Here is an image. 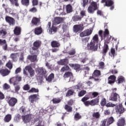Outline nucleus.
Segmentation results:
<instances>
[{"mask_svg": "<svg viewBox=\"0 0 126 126\" xmlns=\"http://www.w3.org/2000/svg\"><path fill=\"white\" fill-rule=\"evenodd\" d=\"M22 119L24 124H28V123L31 122V120L32 119V114H29L26 115H23L22 116Z\"/></svg>", "mask_w": 126, "mask_h": 126, "instance_id": "obj_7", "label": "nucleus"}, {"mask_svg": "<svg viewBox=\"0 0 126 126\" xmlns=\"http://www.w3.org/2000/svg\"><path fill=\"white\" fill-rule=\"evenodd\" d=\"M87 50L91 51V52H96L98 51V44L91 41L87 45Z\"/></svg>", "mask_w": 126, "mask_h": 126, "instance_id": "obj_4", "label": "nucleus"}, {"mask_svg": "<svg viewBox=\"0 0 126 126\" xmlns=\"http://www.w3.org/2000/svg\"><path fill=\"white\" fill-rule=\"evenodd\" d=\"M110 32H109V30L108 29H105L103 32V36L104 38H105L108 36H110Z\"/></svg>", "mask_w": 126, "mask_h": 126, "instance_id": "obj_49", "label": "nucleus"}, {"mask_svg": "<svg viewBox=\"0 0 126 126\" xmlns=\"http://www.w3.org/2000/svg\"><path fill=\"white\" fill-rule=\"evenodd\" d=\"M69 66H71V67H74V69H75L76 71L81 70V66H80V64L70 63L69 64Z\"/></svg>", "mask_w": 126, "mask_h": 126, "instance_id": "obj_21", "label": "nucleus"}, {"mask_svg": "<svg viewBox=\"0 0 126 126\" xmlns=\"http://www.w3.org/2000/svg\"><path fill=\"white\" fill-rule=\"evenodd\" d=\"M41 19L40 18L33 17L31 23L33 26H39Z\"/></svg>", "mask_w": 126, "mask_h": 126, "instance_id": "obj_10", "label": "nucleus"}, {"mask_svg": "<svg viewBox=\"0 0 126 126\" xmlns=\"http://www.w3.org/2000/svg\"><path fill=\"white\" fill-rule=\"evenodd\" d=\"M23 89L25 91H28V90H30V85L28 84L25 85L23 87Z\"/></svg>", "mask_w": 126, "mask_h": 126, "instance_id": "obj_54", "label": "nucleus"}, {"mask_svg": "<svg viewBox=\"0 0 126 126\" xmlns=\"http://www.w3.org/2000/svg\"><path fill=\"white\" fill-rule=\"evenodd\" d=\"M91 42L98 45V43H99V37L98 36V34H95Z\"/></svg>", "mask_w": 126, "mask_h": 126, "instance_id": "obj_28", "label": "nucleus"}, {"mask_svg": "<svg viewBox=\"0 0 126 126\" xmlns=\"http://www.w3.org/2000/svg\"><path fill=\"white\" fill-rule=\"evenodd\" d=\"M39 97H40L39 94H32L29 96V100L31 104H34V102L40 99Z\"/></svg>", "mask_w": 126, "mask_h": 126, "instance_id": "obj_6", "label": "nucleus"}, {"mask_svg": "<svg viewBox=\"0 0 126 126\" xmlns=\"http://www.w3.org/2000/svg\"><path fill=\"white\" fill-rule=\"evenodd\" d=\"M63 18L56 17L54 19V21L56 24H60L63 22Z\"/></svg>", "mask_w": 126, "mask_h": 126, "instance_id": "obj_43", "label": "nucleus"}, {"mask_svg": "<svg viewBox=\"0 0 126 126\" xmlns=\"http://www.w3.org/2000/svg\"><path fill=\"white\" fill-rule=\"evenodd\" d=\"M117 77L115 75H111L108 77V84L113 85L116 82Z\"/></svg>", "mask_w": 126, "mask_h": 126, "instance_id": "obj_12", "label": "nucleus"}, {"mask_svg": "<svg viewBox=\"0 0 126 126\" xmlns=\"http://www.w3.org/2000/svg\"><path fill=\"white\" fill-rule=\"evenodd\" d=\"M51 45L52 48H59V47H61V44L57 40L52 41Z\"/></svg>", "mask_w": 126, "mask_h": 126, "instance_id": "obj_24", "label": "nucleus"}, {"mask_svg": "<svg viewBox=\"0 0 126 126\" xmlns=\"http://www.w3.org/2000/svg\"><path fill=\"white\" fill-rule=\"evenodd\" d=\"M64 109L66 110V112H68V113H71L72 112V107L66 104L64 106Z\"/></svg>", "mask_w": 126, "mask_h": 126, "instance_id": "obj_40", "label": "nucleus"}, {"mask_svg": "<svg viewBox=\"0 0 126 126\" xmlns=\"http://www.w3.org/2000/svg\"><path fill=\"white\" fill-rule=\"evenodd\" d=\"M5 20L6 22L8 23L10 26H14L15 25V20H14V18L10 16H6L5 17Z\"/></svg>", "mask_w": 126, "mask_h": 126, "instance_id": "obj_8", "label": "nucleus"}, {"mask_svg": "<svg viewBox=\"0 0 126 126\" xmlns=\"http://www.w3.org/2000/svg\"><path fill=\"white\" fill-rule=\"evenodd\" d=\"M91 106H95L99 104V97L94 98L90 101Z\"/></svg>", "mask_w": 126, "mask_h": 126, "instance_id": "obj_31", "label": "nucleus"}, {"mask_svg": "<svg viewBox=\"0 0 126 126\" xmlns=\"http://www.w3.org/2000/svg\"><path fill=\"white\" fill-rule=\"evenodd\" d=\"M22 80V77L19 75H16L15 77H12L9 80L10 84H13L14 86L17 85L19 82Z\"/></svg>", "mask_w": 126, "mask_h": 126, "instance_id": "obj_2", "label": "nucleus"}, {"mask_svg": "<svg viewBox=\"0 0 126 126\" xmlns=\"http://www.w3.org/2000/svg\"><path fill=\"white\" fill-rule=\"evenodd\" d=\"M126 81L125 79V77L123 76L118 77L117 80V83L118 84H121V83H123Z\"/></svg>", "mask_w": 126, "mask_h": 126, "instance_id": "obj_36", "label": "nucleus"}, {"mask_svg": "<svg viewBox=\"0 0 126 126\" xmlns=\"http://www.w3.org/2000/svg\"><path fill=\"white\" fill-rule=\"evenodd\" d=\"M38 74L40 75H45L47 73V71L46 69L43 68V67H40L38 68Z\"/></svg>", "mask_w": 126, "mask_h": 126, "instance_id": "obj_30", "label": "nucleus"}, {"mask_svg": "<svg viewBox=\"0 0 126 126\" xmlns=\"http://www.w3.org/2000/svg\"><path fill=\"white\" fill-rule=\"evenodd\" d=\"M83 29H84V27H83V25L81 24L75 25L73 27L74 33H80L83 31Z\"/></svg>", "mask_w": 126, "mask_h": 126, "instance_id": "obj_5", "label": "nucleus"}, {"mask_svg": "<svg viewBox=\"0 0 126 126\" xmlns=\"http://www.w3.org/2000/svg\"><path fill=\"white\" fill-rule=\"evenodd\" d=\"M61 70L62 72H64L65 70H69V66H68V65H65L61 68Z\"/></svg>", "mask_w": 126, "mask_h": 126, "instance_id": "obj_57", "label": "nucleus"}, {"mask_svg": "<svg viewBox=\"0 0 126 126\" xmlns=\"http://www.w3.org/2000/svg\"><path fill=\"white\" fill-rule=\"evenodd\" d=\"M73 94H74V90H69L66 94V97H69L72 96V95H73Z\"/></svg>", "mask_w": 126, "mask_h": 126, "instance_id": "obj_44", "label": "nucleus"}, {"mask_svg": "<svg viewBox=\"0 0 126 126\" xmlns=\"http://www.w3.org/2000/svg\"><path fill=\"white\" fill-rule=\"evenodd\" d=\"M117 126H125L126 123V118L125 117H122L119 119L116 123Z\"/></svg>", "mask_w": 126, "mask_h": 126, "instance_id": "obj_14", "label": "nucleus"}, {"mask_svg": "<svg viewBox=\"0 0 126 126\" xmlns=\"http://www.w3.org/2000/svg\"><path fill=\"white\" fill-rule=\"evenodd\" d=\"M92 34V30L87 29L80 33V37L82 38L86 36H90Z\"/></svg>", "mask_w": 126, "mask_h": 126, "instance_id": "obj_11", "label": "nucleus"}, {"mask_svg": "<svg viewBox=\"0 0 126 126\" xmlns=\"http://www.w3.org/2000/svg\"><path fill=\"white\" fill-rule=\"evenodd\" d=\"M66 11L67 13L72 12V6L70 4L66 5Z\"/></svg>", "mask_w": 126, "mask_h": 126, "instance_id": "obj_35", "label": "nucleus"}, {"mask_svg": "<svg viewBox=\"0 0 126 126\" xmlns=\"http://www.w3.org/2000/svg\"><path fill=\"white\" fill-rule=\"evenodd\" d=\"M116 113H118V114H123V113H125V111H126L125 107L123 106V104L121 103L116 106Z\"/></svg>", "mask_w": 126, "mask_h": 126, "instance_id": "obj_9", "label": "nucleus"}, {"mask_svg": "<svg viewBox=\"0 0 126 126\" xmlns=\"http://www.w3.org/2000/svg\"><path fill=\"white\" fill-rule=\"evenodd\" d=\"M17 54L12 53L10 55V58L13 61V62H17V56H16Z\"/></svg>", "mask_w": 126, "mask_h": 126, "instance_id": "obj_46", "label": "nucleus"}, {"mask_svg": "<svg viewBox=\"0 0 126 126\" xmlns=\"http://www.w3.org/2000/svg\"><path fill=\"white\" fill-rule=\"evenodd\" d=\"M7 34V32L5 29H2L0 30V35L2 36V38H4V36Z\"/></svg>", "mask_w": 126, "mask_h": 126, "instance_id": "obj_39", "label": "nucleus"}, {"mask_svg": "<svg viewBox=\"0 0 126 126\" xmlns=\"http://www.w3.org/2000/svg\"><path fill=\"white\" fill-rule=\"evenodd\" d=\"M28 111L30 112V110H26V107L24 106H22L20 108V113L22 114V115H25V114H27L28 113Z\"/></svg>", "mask_w": 126, "mask_h": 126, "instance_id": "obj_33", "label": "nucleus"}, {"mask_svg": "<svg viewBox=\"0 0 126 126\" xmlns=\"http://www.w3.org/2000/svg\"><path fill=\"white\" fill-rule=\"evenodd\" d=\"M105 121L107 123V126H110L112 124H114L115 122V119H114V117L111 116L107 119H105Z\"/></svg>", "mask_w": 126, "mask_h": 126, "instance_id": "obj_22", "label": "nucleus"}, {"mask_svg": "<svg viewBox=\"0 0 126 126\" xmlns=\"http://www.w3.org/2000/svg\"><path fill=\"white\" fill-rule=\"evenodd\" d=\"M108 51H109V45H108V44L106 43H104V45L102 49L103 55H104V56H106V54L108 52Z\"/></svg>", "mask_w": 126, "mask_h": 126, "instance_id": "obj_32", "label": "nucleus"}, {"mask_svg": "<svg viewBox=\"0 0 126 126\" xmlns=\"http://www.w3.org/2000/svg\"><path fill=\"white\" fill-rule=\"evenodd\" d=\"M73 88L75 90H81V88H82V84L79 83L77 85L74 86Z\"/></svg>", "mask_w": 126, "mask_h": 126, "instance_id": "obj_48", "label": "nucleus"}, {"mask_svg": "<svg viewBox=\"0 0 126 126\" xmlns=\"http://www.w3.org/2000/svg\"><path fill=\"white\" fill-rule=\"evenodd\" d=\"M114 4V1L113 0H107L106 2V3L104 4V6L110 7L111 10H113L115 7L113 5Z\"/></svg>", "mask_w": 126, "mask_h": 126, "instance_id": "obj_17", "label": "nucleus"}, {"mask_svg": "<svg viewBox=\"0 0 126 126\" xmlns=\"http://www.w3.org/2000/svg\"><path fill=\"white\" fill-rule=\"evenodd\" d=\"M55 78V74L52 73L47 77H46V80L48 82H52Z\"/></svg>", "mask_w": 126, "mask_h": 126, "instance_id": "obj_29", "label": "nucleus"}, {"mask_svg": "<svg viewBox=\"0 0 126 126\" xmlns=\"http://www.w3.org/2000/svg\"><path fill=\"white\" fill-rule=\"evenodd\" d=\"M80 14L81 15L80 17L83 18L84 16H86V11H85V10H82L81 11Z\"/></svg>", "mask_w": 126, "mask_h": 126, "instance_id": "obj_62", "label": "nucleus"}, {"mask_svg": "<svg viewBox=\"0 0 126 126\" xmlns=\"http://www.w3.org/2000/svg\"><path fill=\"white\" fill-rule=\"evenodd\" d=\"M113 40H114V37L111 35H108L105 39V44H110L111 41H113Z\"/></svg>", "mask_w": 126, "mask_h": 126, "instance_id": "obj_34", "label": "nucleus"}, {"mask_svg": "<svg viewBox=\"0 0 126 126\" xmlns=\"http://www.w3.org/2000/svg\"><path fill=\"white\" fill-rule=\"evenodd\" d=\"M7 99V103L10 107H14L18 102V100L15 97L8 96Z\"/></svg>", "mask_w": 126, "mask_h": 126, "instance_id": "obj_3", "label": "nucleus"}, {"mask_svg": "<svg viewBox=\"0 0 126 126\" xmlns=\"http://www.w3.org/2000/svg\"><path fill=\"white\" fill-rule=\"evenodd\" d=\"M53 104H59V103H60V102L62 101L61 99L60 98H53L52 100Z\"/></svg>", "mask_w": 126, "mask_h": 126, "instance_id": "obj_55", "label": "nucleus"}, {"mask_svg": "<svg viewBox=\"0 0 126 126\" xmlns=\"http://www.w3.org/2000/svg\"><path fill=\"white\" fill-rule=\"evenodd\" d=\"M106 104H107V100L106 98H103L100 102V105L102 107H104L106 106Z\"/></svg>", "mask_w": 126, "mask_h": 126, "instance_id": "obj_53", "label": "nucleus"}, {"mask_svg": "<svg viewBox=\"0 0 126 126\" xmlns=\"http://www.w3.org/2000/svg\"><path fill=\"white\" fill-rule=\"evenodd\" d=\"M68 54L70 56H73L76 54V51H75V49H72L68 52Z\"/></svg>", "mask_w": 126, "mask_h": 126, "instance_id": "obj_59", "label": "nucleus"}, {"mask_svg": "<svg viewBox=\"0 0 126 126\" xmlns=\"http://www.w3.org/2000/svg\"><path fill=\"white\" fill-rule=\"evenodd\" d=\"M54 107L53 105L48 106L47 107V112H48V113H51V112H53V111H54Z\"/></svg>", "mask_w": 126, "mask_h": 126, "instance_id": "obj_58", "label": "nucleus"}, {"mask_svg": "<svg viewBox=\"0 0 126 126\" xmlns=\"http://www.w3.org/2000/svg\"><path fill=\"white\" fill-rule=\"evenodd\" d=\"M14 120L15 122H16L17 123L19 122L20 121V115L17 114L14 117Z\"/></svg>", "mask_w": 126, "mask_h": 126, "instance_id": "obj_60", "label": "nucleus"}, {"mask_svg": "<svg viewBox=\"0 0 126 126\" xmlns=\"http://www.w3.org/2000/svg\"><path fill=\"white\" fill-rule=\"evenodd\" d=\"M100 126H109L107 125V121H106L105 119H104L103 120L101 121V124L100 125Z\"/></svg>", "mask_w": 126, "mask_h": 126, "instance_id": "obj_63", "label": "nucleus"}, {"mask_svg": "<svg viewBox=\"0 0 126 126\" xmlns=\"http://www.w3.org/2000/svg\"><path fill=\"white\" fill-rule=\"evenodd\" d=\"M70 76H72V73L71 72H65L63 75L64 78H68Z\"/></svg>", "mask_w": 126, "mask_h": 126, "instance_id": "obj_50", "label": "nucleus"}, {"mask_svg": "<svg viewBox=\"0 0 126 126\" xmlns=\"http://www.w3.org/2000/svg\"><path fill=\"white\" fill-rule=\"evenodd\" d=\"M28 60L32 62V63H34V62H36L37 60V55H29L27 57Z\"/></svg>", "mask_w": 126, "mask_h": 126, "instance_id": "obj_26", "label": "nucleus"}, {"mask_svg": "<svg viewBox=\"0 0 126 126\" xmlns=\"http://www.w3.org/2000/svg\"><path fill=\"white\" fill-rule=\"evenodd\" d=\"M97 9H98L97 3L96 2L93 1L88 8V12L90 14H93Z\"/></svg>", "mask_w": 126, "mask_h": 126, "instance_id": "obj_1", "label": "nucleus"}, {"mask_svg": "<svg viewBox=\"0 0 126 126\" xmlns=\"http://www.w3.org/2000/svg\"><path fill=\"white\" fill-rule=\"evenodd\" d=\"M5 66L7 67V68H9V69H12V67H13V65L11 61L9 60L8 63H6Z\"/></svg>", "mask_w": 126, "mask_h": 126, "instance_id": "obj_42", "label": "nucleus"}, {"mask_svg": "<svg viewBox=\"0 0 126 126\" xmlns=\"http://www.w3.org/2000/svg\"><path fill=\"white\" fill-rule=\"evenodd\" d=\"M106 107L109 108L110 107H116L115 104H113L112 102H108L105 105Z\"/></svg>", "mask_w": 126, "mask_h": 126, "instance_id": "obj_61", "label": "nucleus"}, {"mask_svg": "<svg viewBox=\"0 0 126 126\" xmlns=\"http://www.w3.org/2000/svg\"><path fill=\"white\" fill-rule=\"evenodd\" d=\"M58 28H57L55 27H54V26H52V28L49 29V33L50 34H53V32H57Z\"/></svg>", "mask_w": 126, "mask_h": 126, "instance_id": "obj_51", "label": "nucleus"}, {"mask_svg": "<svg viewBox=\"0 0 126 126\" xmlns=\"http://www.w3.org/2000/svg\"><path fill=\"white\" fill-rule=\"evenodd\" d=\"M33 47L32 48L33 51H37L39 48H40V46H41V41L39 40H36L34 41L33 43Z\"/></svg>", "mask_w": 126, "mask_h": 126, "instance_id": "obj_15", "label": "nucleus"}, {"mask_svg": "<svg viewBox=\"0 0 126 126\" xmlns=\"http://www.w3.org/2000/svg\"><path fill=\"white\" fill-rule=\"evenodd\" d=\"M12 119V116L11 114H7L5 115L3 119L4 123H9L11 119Z\"/></svg>", "mask_w": 126, "mask_h": 126, "instance_id": "obj_27", "label": "nucleus"}, {"mask_svg": "<svg viewBox=\"0 0 126 126\" xmlns=\"http://www.w3.org/2000/svg\"><path fill=\"white\" fill-rule=\"evenodd\" d=\"M34 32L35 35H41L43 33V29L41 27H36L34 29Z\"/></svg>", "mask_w": 126, "mask_h": 126, "instance_id": "obj_23", "label": "nucleus"}, {"mask_svg": "<svg viewBox=\"0 0 126 126\" xmlns=\"http://www.w3.org/2000/svg\"><path fill=\"white\" fill-rule=\"evenodd\" d=\"M72 19L74 22H76V21H80L82 19V17L79 15H74L72 17Z\"/></svg>", "mask_w": 126, "mask_h": 126, "instance_id": "obj_38", "label": "nucleus"}, {"mask_svg": "<svg viewBox=\"0 0 126 126\" xmlns=\"http://www.w3.org/2000/svg\"><path fill=\"white\" fill-rule=\"evenodd\" d=\"M89 39H90V37L83 38L82 39V42L83 44H86V43H87V42L89 41Z\"/></svg>", "mask_w": 126, "mask_h": 126, "instance_id": "obj_56", "label": "nucleus"}, {"mask_svg": "<svg viewBox=\"0 0 126 126\" xmlns=\"http://www.w3.org/2000/svg\"><path fill=\"white\" fill-rule=\"evenodd\" d=\"M25 69L28 70L29 73L30 74V77H33L35 75V71L33 69V68L31 66H27L25 67Z\"/></svg>", "mask_w": 126, "mask_h": 126, "instance_id": "obj_13", "label": "nucleus"}, {"mask_svg": "<svg viewBox=\"0 0 126 126\" xmlns=\"http://www.w3.org/2000/svg\"><path fill=\"white\" fill-rule=\"evenodd\" d=\"M86 94V91L82 90L78 93V96L79 97H82V96H84Z\"/></svg>", "mask_w": 126, "mask_h": 126, "instance_id": "obj_52", "label": "nucleus"}, {"mask_svg": "<svg viewBox=\"0 0 126 126\" xmlns=\"http://www.w3.org/2000/svg\"><path fill=\"white\" fill-rule=\"evenodd\" d=\"M21 2L23 5L28 6L30 4V0H21Z\"/></svg>", "mask_w": 126, "mask_h": 126, "instance_id": "obj_41", "label": "nucleus"}, {"mask_svg": "<svg viewBox=\"0 0 126 126\" xmlns=\"http://www.w3.org/2000/svg\"><path fill=\"white\" fill-rule=\"evenodd\" d=\"M93 76L94 77H99L101 75V71L99 70H94L93 73Z\"/></svg>", "mask_w": 126, "mask_h": 126, "instance_id": "obj_37", "label": "nucleus"}, {"mask_svg": "<svg viewBox=\"0 0 126 126\" xmlns=\"http://www.w3.org/2000/svg\"><path fill=\"white\" fill-rule=\"evenodd\" d=\"M118 99H120V94L116 93H113V96L109 98L110 101H114V102H117Z\"/></svg>", "mask_w": 126, "mask_h": 126, "instance_id": "obj_18", "label": "nucleus"}, {"mask_svg": "<svg viewBox=\"0 0 126 126\" xmlns=\"http://www.w3.org/2000/svg\"><path fill=\"white\" fill-rule=\"evenodd\" d=\"M92 117L94 120H96V121H98L101 117V114H100V112H94L92 114Z\"/></svg>", "mask_w": 126, "mask_h": 126, "instance_id": "obj_25", "label": "nucleus"}, {"mask_svg": "<svg viewBox=\"0 0 126 126\" xmlns=\"http://www.w3.org/2000/svg\"><path fill=\"white\" fill-rule=\"evenodd\" d=\"M14 34L17 36H19L21 34V27L16 26L13 31Z\"/></svg>", "mask_w": 126, "mask_h": 126, "instance_id": "obj_20", "label": "nucleus"}, {"mask_svg": "<svg viewBox=\"0 0 126 126\" xmlns=\"http://www.w3.org/2000/svg\"><path fill=\"white\" fill-rule=\"evenodd\" d=\"M57 63L59 65H66L68 63V59H64L61 60L57 62Z\"/></svg>", "mask_w": 126, "mask_h": 126, "instance_id": "obj_19", "label": "nucleus"}, {"mask_svg": "<svg viewBox=\"0 0 126 126\" xmlns=\"http://www.w3.org/2000/svg\"><path fill=\"white\" fill-rule=\"evenodd\" d=\"M10 73V71L8 69H0V74L3 77L7 76Z\"/></svg>", "mask_w": 126, "mask_h": 126, "instance_id": "obj_16", "label": "nucleus"}, {"mask_svg": "<svg viewBox=\"0 0 126 126\" xmlns=\"http://www.w3.org/2000/svg\"><path fill=\"white\" fill-rule=\"evenodd\" d=\"M99 66L100 68L103 69L105 67V63L103 62H100L99 63Z\"/></svg>", "mask_w": 126, "mask_h": 126, "instance_id": "obj_64", "label": "nucleus"}, {"mask_svg": "<svg viewBox=\"0 0 126 126\" xmlns=\"http://www.w3.org/2000/svg\"><path fill=\"white\" fill-rule=\"evenodd\" d=\"M11 4L14 5L15 6H19L18 0H9Z\"/></svg>", "mask_w": 126, "mask_h": 126, "instance_id": "obj_47", "label": "nucleus"}, {"mask_svg": "<svg viewBox=\"0 0 126 126\" xmlns=\"http://www.w3.org/2000/svg\"><path fill=\"white\" fill-rule=\"evenodd\" d=\"M28 92L29 93H39V89L35 88H32Z\"/></svg>", "mask_w": 126, "mask_h": 126, "instance_id": "obj_45", "label": "nucleus"}]
</instances>
